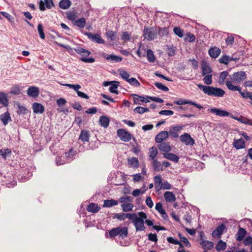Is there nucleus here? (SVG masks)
<instances>
[{"instance_id": "b1692460", "label": "nucleus", "mask_w": 252, "mask_h": 252, "mask_svg": "<svg viewBox=\"0 0 252 252\" xmlns=\"http://www.w3.org/2000/svg\"><path fill=\"white\" fill-rule=\"evenodd\" d=\"M225 225L223 224H221L219 225L217 228L213 231L212 233V235L214 237H220V235L222 234L224 229H225Z\"/></svg>"}, {"instance_id": "37998d69", "label": "nucleus", "mask_w": 252, "mask_h": 252, "mask_svg": "<svg viewBox=\"0 0 252 252\" xmlns=\"http://www.w3.org/2000/svg\"><path fill=\"white\" fill-rule=\"evenodd\" d=\"M128 163L133 167H138L139 166L138 158L135 157L128 159Z\"/></svg>"}, {"instance_id": "5701e85b", "label": "nucleus", "mask_w": 252, "mask_h": 252, "mask_svg": "<svg viewBox=\"0 0 252 252\" xmlns=\"http://www.w3.org/2000/svg\"><path fill=\"white\" fill-rule=\"evenodd\" d=\"M0 119L4 126L7 125L9 122L11 121L10 114L7 111L0 115Z\"/></svg>"}, {"instance_id": "6e6552de", "label": "nucleus", "mask_w": 252, "mask_h": 252, "mask_svg": "<svg viewBox=\"0 0 252 252\" xmlns=\"http://www.w3.org/2000/svg\"><path fill=\"white\" fill-rule=\"evenodd\" d=\"M101 55L103 58L112 63H120L122 60V58L121 57L115 55H108L104 52H102Z\"/></svg>"}, {"instance_id": "e2e57ef3", "label": "nucleus", "mask_w": 252, "mask_h": 252, "mask_svg": "<svg viewBox=\"0 0 252 252\" xmlns=\"http://www.w3.org/2000/svg\"><path fill=\"white\" fill-rule=\"evenodd\" d=\"M155 209L160 214H163V215H165V210L163 209L162 205L161 202H158L156 204Z\"/></svg>"}, {"instance_id": "4c0bfd02", "label": "nucleus", "mask_w": 252, "mask_h": 252, "mask_svg": "<svg viewBox=\"0 0 252 252\" xmlns=\"http://www.w3.org/2000/svg\"><path fill=\"white\" fill-rule=\"evenodd\" d=\"M123 212H128L132 211L134 207L133 205L129 202L128 203H123L121 205Z\"/></svg>"}, {"instance_id": "de8ad7c7", "label": "nucleus", "mask_w": 252, "mask_h": 252, "mask_svg": "<svg viewBox=\"0 0 252 252\" xmlns=\"http://www.w3.org/2000/svg\"><path fill=\"white\" fill-rule=\"evenodd\" d=\"M161 181L162 178L160 175H157L154 177L155 185L156 189L158 188V189L161 186V184H162Z\"/></svg>"}, {"instance_id": "680f3d73", "label": "nucleus", "mask_w": 252, "mask_h": 252, "mask_svg": "<svg viewBox=\"0 0 252 252\" xmlns=\"http://www.w3.org/2000/svg\"><path fill=\"white\" fill-rule=\"evenodd\" d=\"M168 29L167 28H159L158 33L161 36L166 35L168 34Z\"/></svg>"}, {"instance_id": "69168bd1", "label": "nucleus", "mask_w": 252, "mask_h": 252, "mask_svg": "<svg viewBox=\"0 0 252 252\" xmlns=\"http://www.w3.org/2000/svg\"><path fill=\"white\" fill-rule=\"evenodd\" d=\"M120 75L123 79L126 80V81H127V80L129 79V74L125 70H120Z\"/></svg>"}, {"instance_id": "c756f323", "label": "nucleus", "mask_w": 252, "mask_h": 252, "mask_svg": "<svg viewBox=\"0 0 252 252\" xmlns=\"http://www.w3.org/2000/svg\"><path fill=\"white\" fill-rule=\"evenodd\" d=\"M73 50L78 54L81 55L83 56H89L91 54V52L81 47H77L74 48Z\"/></svg>"}, {"instance_id": "4d7b16f0", "label": "nucleus", "mask_w": 252, "mask_h": 252, "mask_svg": "<svg viewBox=\"0 0 252 252\" xmlns=\"http://www.w3.org/2000/svg\"><path fill=\"white\" fill-rule=\"evenodd\" d=\"M11 153V150L9 149H0V154L3 158L6 159L7 155Z\"/></svg>"}, {"instance_id": "ea45409f", "label": "nucleus", "mask_w": 252, "mask_h": 252, "mask_svg": "<svg viewBox=\"0 0 252 252\" xmlns=\"http://www.w3.org/2000/svg\"><path fill=\"white\" fill-rule=\"evenodd\" d=\"M226 248V243L222 241L221 240H220L217 245L216 246V249L217 251H223Z\"/></svg>"}, {"instance_id": "4468645a", "label": "nucleus", "mask_w": 252, "mask_h": 252, "mask_svg": "<svg viewBox=\"0 0 252 252\" xmlns=\"http://www.w3.org/2000/svg\"><path fill=\"white\" fill-rule=\"evenodd\" d=\"M136 231H143L145 229L144 226V221L141 220V219H139L137 217L134 221H132Z\"/></svg>"}, {"instance_id": "c85d7f7f", "label": "nucleus", "mask_w": 252, "mask_h": 252, "mask_svg": "<svg viewBox=\"0 0 252 252\" xmlns=\"http://www.w3.org/2000/svg\"><path fill=\"white\" fill-rule=\"evenodd\" d=\"M110 120L106 116H102L100 117L99 123L100 126L104 128L109 126Z\"/></svg>"}, {"instance_id": "aec40b11", "label": "nucleus", "mask_w": 252, "mask_h": 252, "mask_svg": "<svg viewBox=\"0 0 252 252\" xmlns=\"http://www.w3.org/2000/svg\"><path fill=\"white\" fill-rule=\"evenodd\" d=\"M221 53L220 49L216 47H211L208 51L210 56L213 58H217Z\"/></svg>"}, {"instance_id": "c03bdc74", "label": "nucleus", "mask_w": 252, "mask_h": 252, "mask_svg": "<svg viewBox=\"0 0 252 252\" xmlns=\"http://www.w3.org/2000/svg\"><path fill=\"white\" fill-rule=\"evenodd\" d=\"M204 76L203 79L204 83L207 85H211L212 83V75L210 74L206 75Z\"/></svg>"}, {"instance_id": "5fc2aeb1", "label": "nucleus", "mask_w": 252, "mask_h": 252, "mask_svg": "<svg viewBox=\"0 0 252 252\" xmlns=\"http://www.w3.org/2000/svg\"><path fill=\"white\" fill-rule=\"evenodd\" d=\"M230 62V57L227 55L223 56L219 59V62L224 64H228Z\"/></svg>"}, {"instance_id": "09e8293b", "label": "nucleus", "mask_w": 252, "mask_h": 252, "mask_svg": "<svg viewBox=\"0 0 252 252\" xmlns=\"http://www.w3.org/2000/svg\"><path fill=\"white\" fill-rule=\"evenodd\" d=\"M10 93L14 95H18L21 93V90L18 85H14L11 88Z\"/></svg>"}, {"instance_id": "338daca9", "label": "nucleus", "mask_w": 252, "mask_h": 252, "mask_svg": "<svg viewBox=\"0 0 252 252\" xmlns=\"http://www.w3.org/2000/svg\"><path fill=\"white\" fill-rule=\"evenodd\" d=\"M173 31L174 33L180 37H182L184 36L183 30L179 27H175Z\"/></svg>"}, {"instance_id": "9d476101", "label": "nucleus", "mask_w": 252, "mask_h": 252, "mask_svg": "<svg viewBox=\"0 0 252 252\" xmlns=\"http://www.w3.org/2000/svg\"><path fill=\"white\" fill-rule=\"evenodd\" d=\"M180 139L182 142L185 143L187 145H193L195 143L194 140L190 136V135L185 133L180 136Z\"/></svg>"}, {"instance_id": "0eeeda50", "label": "nucleus", "mask_w": 252, "mask_h": 252, "mask_svg": "<svg viewBox=\"0 0 252 252\" xmlns=\"http://www.w3.org/2000/svg\"><path fill=\"white\" fill-rule=\"evenodd\" d=\"M89 39L98 44H104L105 41L101 38V36L97 33L93 34L91 32H86L84 33Z\"/></svg>"}, {"instance_id": "1a4fd4ad", "label": "nucleus", "mask_w": 252, "mask_h": 252, "mask_svg": "<svg viewBox=\"0 0 252 252\" xmlns=\"http://www.w3.org/2000/svg\"><path fill=\"white\" fill-rule=\"evenodd\" d=\"M174 103L177 105H185V104H190L194 106L195 107L198 109H202L203 106L196 103L195 102L192 101L190 100L179 99L178 100L174 101Z\"/></svg>"}, {"instance_id": "cd10ccee", "label": "nucleus", "mask_w": 252, "mask_h": 252, "mask_svg": "<svg viewBox=\"0 0 252 252\" xmlns=\"http://www.w3.org/2000/svg\"><path fill=\"white\" fill-rule=\"evenodd\" d=\"M230 75L228 74V72L227 71H223L220 73V80L219 83L221 85H223L224 83H225V80H227V78L230 79Z\"/></svg>"}, {"instance_id": "a878e982", "label": "nucleus", "mask_w": 252, "mask_h": 252, "mask_svg": "<svg viewBox=\"0 0 252 252\" xmlns=\"http://www.w3.org/2000/svg\"><path fill=\"white\" fill-rule=\"evenodd\" d=\"M163 157L164 158L173 161L175 162H178L179 159V158L173 153H165L163 154Z\"/></svg>"}, {"instance_id": "3c124183", "label": "nucleus", "mask_w": 252, "mask_h": 252, "mask_svg": "<svg viewBox=\"0 0 252 252\" xmlns=\"http://www.w3.org/2000/svg\"><path fill=\"white\" fill-rule=\"evenodd\" d=\"M132 200V198L131 196H122L119 199V202L123 203H128L131 202Z\"/></svg>"}, {"instance_id": "473e14b6", "label": "nucleus", "mask_w": 252, "mask_h": 252, "mask_svg": "<svg viewBox=\"0 0 252 252\" xmlns=\"http://www.w3.org/2000/svg\"><path fill=\"white\" fill-rule=\"evenodd\" d=\"M153 161V166L154 167V170L156 171H162V165L160 163V162L158 161L157 159L152 160Z\"/></svg>"}, {"instance_id": "774afa93", "label": "nucleus", "mask_w": 252, "mask_h": 252, "mask_svg": "<svg viewBox=\"0 0 252 252\" xmlns=\"http://www.w3.org/2000/svg\"><path fill=\"white\" fill-rule=\"evenodd\" d=\"M65 86L68 87L69 88L73 89L76 93L79 91V89L81 88V86L79 84H65L64 85Z\"/></svg>"}, {"instance_id": "bf43d9fd", "label": "nucleus", "mask_w": 252, "mask_h": 252, "mask_svg": "<svg viewBox=\"0 0 252 252\" xmlns=\"http://www.w3.org/2000/svg\"><path fill=\"white\" fill-rule=\"evenodd\" d=\"M158 89L161 90L163 91L167 92L169 89L166 86L163 85L162 84L159 82H156L154 84Z\"/></svg>"}, {"instance_id": "7ed1b4c3", "label": "nucleus", "mask_w": 252, "mask_h": 252, "mask_svg": "<svg viewBox=\"0 0 252 252\" xmlns=\"http://www.w3.org/2000/svg\"><path fill=\"white\" fill-rule=\"evenodd\" d=\"M128 229L126 227H117L111 229L109 231L110 237H114L119 235L120 237L125 238L127 236Z\"/></svg>"}, {"instance_id": "39448f33", "label": "nucleus", "mask_w": 252, "mask_h": 252, "mask_svg": "<svg viewBox=\"0 0 252 252\" xmlns=\"http://www.w3.org/2000/svg\"><path fill=\"white\" fill-rule=\"evenodd\" d=\"M157 33V30L155 28H145L144 30V36L148 40H152L155 39Z\"/></svg>"}, {"instance_id": "2eb2a0df", "label": "nucleus", "mask_w": 252, "mask_h": 252, "mask_svg": "<svg viewBox=\"0 0 252 252\" xmlns=\"http://www.w3.org/2000/svg\"><path fill=\"white\" fill-rule=\"evenodd\" d=\"M201 74L203 76L211 74L213 71L210 65L205 62H203L201 64Z\"/></svg>"}, {"instance_id": "c9c22d12", "label": "nucleus", "mask_w": 252, "mask_h": 252, "mask_svg": "<svg viewBox=\"0 0 252 252\" xmlns=\"http://www.w3.org/2000/svg\"><path fill=\"white\" fill-rule=\"evenodd\" d=\"M131 96H132L133 97L134 103L135 104H137V102L136 101L137 100L139 101L142 102H145V103L149 102V101L148 99L145 98L143 96H139L137 94H132Z\"/></svg>"}, {"instance_id": "9b49d317", "label": "nucleus", "mask_w": 252, "mask_h": 252, "mask_svg": "<svg viewBox=\"0 0 252 252\" xmlns=\"http://www.w3.org/2000/svg\"><path fill=\"white\" fill-rule=\"evenodd\" d=\"M183 126L176 125L170 127L168 133L171 136L174 138H178L179 137L178 132L182 130Z\"/></svg>"}, {"instance_id": "13d9d810", "label": "nucleus", "mask_w": 252, "mask_h": 252, "mask_svg": "<svg viewBox=\"0 0 252 252\" xmlns=\"http://www.w3.org/2000/svg\"><path fill=\"white\" fill-rule=\"evenodd\" d=\"M127 82L131 85L139 87L140 85L139 82L135 78H131L127 80Z\"/></svg>"}, {"instance_id": "4be33fe9", "label": "nucleus", "mask_w": 252, "mask_h": 252, "mask_svg": "<svg viewBox=\"0 0 252 252\" xmlns=\"http://www.w3.org/2000/svg\"><path fill=\"white\" fill-rule=\"evenodd\" d=\"M247 234L246 229L243 228L239 227L236 234V239L238 241H242Z\"/></svg>"}, {"instance_id": "2f4dec72", "label": "nucleus", "mask_w": 252, "mask_h": 252, "mask_svg": "<svg viewBox=\"0 0 252 252\" xmlns=\"http://www.w3.org/2000/svg\"><path fill=\"white\" fill-rule=\"evenodd\" d=\"M87 210L90 212L96 213L100 210V207L97 204L92 203L88 206Z\"/></svg>"}, {"instance_id": "423d86ee", "label": "nucleus", "mask_w": 252, "mask_h": 252, "mask_svg": "<svg viewBox=\"0 0 252 252\" xmlns=\"http://www.w3.org/2000/svg\"><path fill=\"white\" fill-rule=\"evenodd\" d=\"M103 86L105 87L108 86L110 85V87L109 89V91L114 94H118L119 91L118 90V88L119 86V82L114 81H105L103 84Z\"/></svg>"}, {"instance_id": "f257e3e1", "label": "nucleus", "mask_w": 252, "mask_h": 252, "mask_svg": "<svg viewBox=\"0 0 252 252\" xmlns=\"http://www.w3.org/2000/svg\"><path fill=\"white\" fill-rule=\"evenodd\" d=\"M229 77L230 79H229V78H227V80L225 81V85L227 87L228 89L234 92H240V90H241V89L240 88V87L234 86L232 84V83L239 84L242 82L243 80H244L247 77V75L245 72L238 71L237 72H235L231 75H230Z\"/></svg>"}, {"instance_id": "052dcab7", "label": "nucleus", "mask_w": 252, "mask_h": 252, "mask_svg": "<svg viewBox=\"0 0 252 252\" xmlns=\"http://www.w3.org/2000/svg\"><path fill=\"white\" fill-rule=\"evenodd\" d=\"M67 18L70 21H74L76 17V13L74 11H69L66 13Z\"/></svg>"}, {"instance_id": "79ce46f5", "label": "nucleus", "mask_w": 252, "mask_h": 252, "mask_svg": "<svg viewBox=\"0 0 252 252\" xmlns=\"http://www.w3.org/2000/svg\"><path fill=\"white\" fill-rule=\"evenodd\" d=\"M0 103L3 106H6L8 105V99L5 94L0 92Z\"/></svg>"}, {"instance_id": "72a5a7b5", "label": "nucleus", "mask_w": 252, "mask_h": 252, "mask_svg": "<svg viewBox=\"0 0 252 252\" xmlns=\"http://www.w3.org/2000/svg\"><path fill=\"white\" fill-rule=\"evenodd\" d=\"M71 4L70 0H61L59 2V6L63 9H66L68 8Z\"/></svg>"}, {"instance_id": "f03ea898", "label": "nucleus", "mask_w": 252, "mask_h": 252, "mask_svg": "<svg viewBox=\"0 0 252 252\" xmlns=\"http://www.w3.org/2000/svg\"><path fill=\"white\" fill-rule=\"evenodd\" d=\"M197 87L201 90L205 94L209 96L221 97L225 94V91L220 88L209 86H204L199 84Z\"/></svg>"}, {"instance_id": "393cba45", "label": "nucleus", "mask_w": 252, "mask_h": 252, "mask_svg": "<svg viewBox=\"0 0 252 252\" xmlns=\"http://www.w3.org/2000/svg\"><path fill=\"white\" fill-rule=\"evenodd\" d=\"M164 197L167 202H172L175 201L176 197L172 192L166 191L164 193Z\"/></svg>"}, {"instance_id": "f8f14e48", "label": "nucleus", "mask_w": 252, "mask_h": 252, "mask_svg": "<svg viewBox=\"0 0 252 252\" xmlns=\"http://www.w3.org/2000/svg\"><path fill=\"white\" fill-rule=\"evenodd\" d=\"M169 137V133L167 131H162L157 134L155 137V141L157 143H159L163 142V141Z\"/></svg>"}, {"instance_id": "58836bf2", "label": "nucleus", "mask_w": 252, "mask_h": 252, "mask_svg": "<svg viewBox=\"0 0 252 252\" xmlns=\"http://www.w3.org/2000/svg\"><path fill=\"white\" fill-rule=\"evenodd\" d=\"M86 20L84 18H81L77 20H76L74 24L77 27L80 28H84L86 25Z\"/></svg>"}, {"instance_id": "20e7f679", "label": "nucleus", "mask_w": 252, "mask_h": 252, "mask_svg": "<svg viewBox=\"0 0 252 252\" xmlns=\"http://www.w3.org/2000/svg\"><path fill=\"white\" fill-rule=\"evenodd\" d=\"M117 134L121 140L124 142H129L132 137L131 133L122 128L118 129Z\"/></svg>"}, {"instance_id": "dca6fc26", "label": "nucleus", "mask_w": 252, "mask_h": 252, "mask_svg": "<svg viewBox=\"0 0 252 252\" xmlns=\"http://www.w3.org/2000/svg\"><path fill=\"white\" fill-rule=\"evenodd\" d=\"M32 108L33 111L35 114H41L45 111V108L44 106L37 102H34L32 105Z\"/></svg>"}, {"instance_id": "412c9836", "label": "nucleus", "mask_w": 252, "mask_h": 252, "mask_svg": "<svg viewBox=\"0 0 252 252\" xmlns=\"http://www.w3.org/2000/svg\"><path fill=\"white\" fill-rule=\"evenodd\" d=\"M200 244L203 247L204 249H207L208 250L212 249L214 247V243L209 241L205 240L203 238L202 235H201L200 239Z\"/></svg>"}, {"instance_id": "6ab92c4d", "label": "nucleus", "mask_w": 252, "mask_h": 252, "mask_svg": "<svg viewBox=\"0 0 252 252\" xmlns=\"http://www.w3.org/2000/svg\"><path fill=\"white\" fill-rule=\"evenodd\" d=\"M233 146L236 149H241L245 147V142L243 138L234 139L233 143Z\"/></svg>"}, {"instance_id": "a18cd8bd", "label": "nucleus", "mask_w": 252, "mask_h": 252, "mask_svg": "<svg viewBox=\"0 0 252 252\" xmlns=\"http://www.w3.org/2000/svg\"><path fill=\"white\" fill-rule=\"evenodd\" d=\"M106 35L108 39H110L111 41H114L116 38V32L109 31L106 32Z\"/></svg>"}, {"instance_id": "a19ab883", "label": "nucleus", "mask_w": 252, "mask_h": 252, "mask_svg": "<svg viewBox=\"0 0 252 252\" xmlns=\"http://www.w3.org/2000/svg\"><path fill=\"white\" fill-rule=\"evenodd\" d=\"M147 58L150 63H154L155 61V56L154 52L151 50L148 49L147 51Z\"/></svg>"}, {"instance_id": "f704fd0d", "label": "nucleus", "mask_w": 252, "mask_h": 252, "mask_svg": "<svg viewBox=\"0 0 252 252\" xmlns=\"http://www.w3.org/2000/svg\"><path fill=\"white\" fill-rule=\"evenodd\" d=\"M149 159L151 160L155 159L158 154V150L156 147H152L149 151Z\"/></svg>"}, {"instance_id": "bb28decb", "label": "nucleus", "mask_w": 252, "mask_h": 252, "mask_svg": "<svg viewBox=\"0 0 252 252\" xmlns=\"http://www.w3.org/2000/svg\"><path fill=\"white\" fill-rule=\"evenodd\" d=\"M160 144L158 145V148L162 152L168 153L171 151V147L169 143L165 142L159 143Z\"/></svg>"}, {"instance_id": "a211bd4d", "label": "nucleus", "mask_w": 252, "mask_h": 252, "mask_svg": "<svg viewBox=\"0 0 252 252\" xmlns=\"http://www.w3.org/2000/svg\"><path fill=\"white\" fill-rule=\"evenodd\" d=\"M90 131L87 130H82L79 135V139L84 143L89 142L90 140Z\"/></svg>"}, {"instance_id": "49530a36", "label": "nucleus", "mask_w": 252, "mask_h": 252, "mask_svg": "<svg viewBox=\"0 0 252 252\" xmlns=\"http://www.w3.org/2000/svg\"><path fill=\"white\" fill-rule=\"evenodd\" d=\"M134 111L135 113L142 114L145 112H149V109L147 108L138 106L134 109Z\"/></svg>"}, {"instance_id": "7c9ffc66", "label": "nucleus", "mask_w": 252, "mask_h": 252, "mask_svg": "<svg viewBox=\"0 0 252 252\" xmlns=\"http://www.w3.org/2000/svg\"><path fill=\"white\" fill-rule=\"evenodd\" d=\"M118 201L114 199H107L104 201L103 206L104 207H111L117 205Z\"/></svg>"}, {"instance_id": "864d4df0", "label": "nucleus", "mask_w": 252, "mask_h": 252, "mask_svg": "<svg viewBox=\"0 0 252 252\" xmlns=\"http://www.w3.org/2000/svg\"><path fill=\"white\" fill-rule=\"evenodd\" d=\"M172 186L168 182L165 181L161 184V186L158 190H159L161 188L163 189H172Z\"/></svg>"}, {"instance_id": "e433bc0d", "label": "nucleus", "mask_w": 252, "mask_h": 252, "mask_svg": "<svg viewBox=\"0 0 252 252\" xmlns=\"http://www.w3.org/2000/svg\"><path fill=\"white\" fill-rule=\"evenodd\" d=\"M239 92L243 98L250 99L252 101L251 102V104L252 105V92H249L247 91H241V90H240V92Z\"/></svg>"}, {"instance_id": "f3484780", "label": "nucleus", "mask_w": 252, "mask_h": 252, "mask_svg": "<svg viewBox=\"0 0 252 252\" xmlns=\"http://www.w3.org/2000/svg\"><path fill=\"white\" fill-rule=\"evenodd\" d=\"M39 94V89L36 87H30L27 90V94L31 97H36L38 96Z\"/></svg>"}, {"instance_id": "8fccbe9b", "label": "nucleus", "mask_w": 252, "mask_h": 252, "mask_svg": "<svg viewBox=\"0 0 252 252\" xmlns=\"http://www.w3.org/2000/svg\"><path fill=\"white\" fill-rule=\"evenodd\" d=\"M167 242L168 243H172V244H175V245H178L180 246V248H183V245L181 243V242L180 241H179L177 240L174 239L172 237H168L167 238Z\"/></svg>"}, {"instance_id": "6e6d98bb", "label": "nucleus", "mask_w": 252, "mask_h": 252, "mask_svg": "<svg viewBox=\"0 0 252 252\" xmlns=\"http://www.w3.org/2000/svg\"><path fill=\"white\" fill-rule=\"evenodd\" d=\"M37 30L40 38L43 39H45V34L44 33L43 28L42 24H38Z\"/></svg>"}, {"instance_id": "0e129e2a", "label": "nucleus", "mask_w": 252, "mask_h": 252, "mask_svg": "<svg viewBox=\"0 0 252 252\" xmlns=\"http://www.w3.org/2000/svg\"><path fill=\"white\" fill-rule=\"evenodd\" d=\"M113 218L117 219L118 220L120 221L124 220H126L125 213H120L115 214Z\"/></svg>"}, {"instance_id": "603ef678", "label": "nucleus", "mask_w": 252, "mask_h": 252, "mask_svg": "<svg viewBox=\"0 0 252 252\" xmlns=\"http://www.w3.org/2000/svg\"><path fill=\"white\" fill-rule=\"evenodd\" d=\"M18 107L17 113L18 114L25 115L27 113L28 110L25 106L19 104Z\"/></svg>"}, {"instance_id": "ddd939ff", "label": "nucleus", "mask_w": 252, "mask_h": 252, "mask_svg": "<svg viewBox=\"0 0 252 252\" xmlns=\"http://www.w3.org/2000/svg\"><path fill=\"white\" fill-rule=\"evenodd\" d=\"M209 111L211 113L215 114L216 115L220 117H227L230 115L228 112L220 108H211Z\"/></svg>"}]
</instances>
